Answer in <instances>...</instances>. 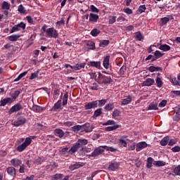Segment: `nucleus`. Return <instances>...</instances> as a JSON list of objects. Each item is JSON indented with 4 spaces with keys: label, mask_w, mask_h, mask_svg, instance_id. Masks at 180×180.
I'll list each match as a JSON object with an SVG mask.
<instances>
[{
    "label": "nucleus",
    "mask_w": 180,
    "mask_h": 180,
    "mask_svg": "<svg viewBox=\"0 0 180 180\" xmlns=\"http://www.w3.org/2000/svg\"><path fill=\"white\" fill-rule=\"evenodd\" d=\"M88 144V140L83 139H78L76 143H75L70 149L68 151L69 154L72 155V154H75L78 150H79L80 153H82V151H85L86 148L85 146Z\"/></svg>",
    "instance_id": "nucleus-1"
},
{
    "label": "nucleus",
    "mask_w": 180,
    "mask_h": 180,
    "mask_svg": "<svg viewBox=\"0 0 180 180\" xmlns=\"http://www.w3.org/2000/svg\"><path fill=\"white\" fill-rule=\"evenodd\" d=\"M41 30L46 33L47 37H53V39H57V37H58V32L54 29V27L47 29V25H44L41 27Z\"/></svg>",
    "instance_id": "nucleus-2"
},
{
    "label": "nucleus",
    "mask_w": 180,
    "mask_h": 180,
    "mask_svg": "<svg viewBox=\"0 0 180 180\" xmlns=\"http://www.w3.org/2000/svg\"><path fill=\"white\" fill-rule=\"evenodd\" d=\"M35 138L36 136H30V137H27L25 141L21 145H19L17 147V151H19V153H22V151H25V150H26V148L29 147L30 144H32V140Z\"/></svg>",
    "instance_id": "nucleus-3"
},
{
    "label": "nucleus",
    "mask_w": 180,
    "mask_h": 180,
    "mask_svg": "<svg viewBox=\"0 0 180 180\" xmlns=\"http://www.w3.org/2000/svg\"><path fill=\"white\" fill-rule=\"evenodd\" d=\"M99 79L101 84H104L105 85H109V84H112V79L110 75L106 76L105 75H99Z\"/></svg>",
    "instance_id": "nucleus-4"
},
{
    "label": "nucleus",
    "mask_w": 180,
    "mask_h": 180,
    "mask_svg": "<svg viewBox=\"0 0 180 180\" xmlns=\"http://www.w3.org/2000/svg\"><path fill=\"white\" fill-rule=\"evenodd\" d=\"M105 151V146H99L96 148L89 155V157H98L103 154Z\"/></svg>",
    "instance_id": "nucleus-5"
},
{
    "label": "nucleus",
    "mask_w": 180,
    "mask_h": 180,
    "mask_svg": "<svg viewBox=\"0 0 180 180\" xmlns=\"http://www.w3.org/2000/svg\"><path fill=\"white\" fill-rule=\"evenodd\" d=\"M26 122H27L26 118L23 116H21L17 118V120L13 122V124L14 125L15 127H19L20 126H23V124H25Z\"/></svg>",
    "instance_id": "nucleus-6"
},
{
    "label": "nucleus",
    "mask_w": 180,
    "mask_h": 180,
    "mask_svg": "<svg viewBox=\"0 0 180 180\" xmlns=\"http://www.w3.org/2000/svg\"><path fill=\"white\" fill-rule=\"evenodd\" d=\"M22 109L23 106L20 105V103H18L10 108L8 112L10 115H12V113H15V112H19L22 110Z\"/></svg>",
    "instance_id": "nucleus-7"
},
{
    "label": "nucleus",
    "mask_w": 180,
    "mask_h": 180,
    "mask_svg": "<svg viewBox=\"0 0 180 180\" xmlns=\"http://www.w3.org/2000/svg\"><path fill=\"white\" fill-rule=\"evenodd\" d=\"M109 60H110V56H106L103 60V65L105 70H109L110 71H112V66H110V64L109 63Z\"/></svg>",
    "instance_id": "nucleus-8"
},
{
    "label": "nucleus",
    "mask_w": 180,
    "mask_h": 180,
    "mask_svg": "<svg viewBox=\"0 0 180 180\" xmlns=\"http://www.w3.org/2000/svg\"><path fill=\"white\" fill-rule=\"evenodd\" d=\"M95 108H98V101H94L89 102L84 105L85 110H89V109H95Z\"/></svg>",
    "instance_id": "nucleus-9"
},
{
    "label": "nucleus",
    "mask_w": 180,
    "mask_h": 180,
    "mask_svg": "<svg viewBox=\"0 0 180 180\" xmlns=\"http://www.w3.org/2000/svg\"><path fill=\"white\" fill-rule=\"evenodd\" d=\"M174 17L172 15H167L166 17L162 18L160 22V26H165L169 20H172Z\"/></svg>",
    "instance_id": "nucleus-10"
},
{
    "label": "nucleus",
    "mask_w": 180,
    "mask_h": 180,
    "mask_svg": "<svg viewBox=\"0 0 180 180\" xmlns=\"http://www.w3.org/2000/svg\"><path fill=\"white\" fill-rule=\"evenodd\" d=\"M99 20V15L98 14H95L94 13H91L89 17V23H96Z\"/></svg>",
    "instance_id": "nucleus-11"
},
{
    "label": "nucleus",
    "mask_w": 180,
    "mask_h": 180,
    "mask_svg": "<svg viewBox=\"0 0 180 180\" xmlns=\"http://www.w3.org/2000/svg\"><path fill=\"white\" fill-rule=\"evenodd\" d=\"M63 99V93H61L60 97V100H58L53 105V107L52 108V110L53 112H57V110H58V109H60L61 108V104L63 103V101H61Z\"/></svg>",
    "instance_id": "nucleus-12"
},
{
    "label": "nucleus",
    "mask_w": 180,
    "mask_h": 180,
    "mask_svg": "<svg viewBox=\"0 0 180 180\" xmlns=\"http://www.w3.org/2000/svg\"><path fill=\"white\" fill-rule=\"evenodd\" d=\"M82 130H84V131L86 133H91L94 129L92 128V125H91L90 123L86 122L82 125Z\"/></svg>",
    "instance_id": "nucleus-13"
},
{
    "label": "nucleus",
    "mask_w": 180,
    "mask_h": 180,
    "mask_svg": "<svg viewBox=\"0 0 180 180\" xmlns=\"http://www.w3.org/2000/svg\"><path fill=\"white\" fill-rule=\"evenodd\" d=\"M155 84V80L151 78H147L143 83L142 86H152Z\"/></svg>",
    "instance_id": "nucleus-14"
},
{
    "label": "nucleus",
    "mask_w": 180,
    "mask_h": 180,
    "mask_svg": "<svg viewBox=\"0 0 180 180\" xmlns=\"http://www.w3.org/2000/svg\"><path fill=\"white\" fill-rule=\"evenodd\" d=\"M120 164L117 162H112L108 166V171H117L119 169Z\"/></svg>",
    "instance_id": "nucleus-15"
},
{
    "label": "nucleus",
    "mask_w": 180,
    "mask_h": 180,
    "mask_svg": "<svg viewBox=\"0 0 180 180\" xmlns=\"http://www.w3.org/2000/svg\"><path fill=\"white\" fill-rule=\"evenodd\" d=\"M126 139H127V136H122L119 139L118 145L120 147H127V141H126Z\"/></svg>",
    "instance_id": "nucleus-16"
},
{
    "label": "nucleus",
    "mask_w": 180,
    "mask_h": 180,
    "mask_svg": "<svg viewBox=\"0 0 180 180\" xmlns=\"http://www.w3.org/2000/svg\"><path fill=\"white\" fill-rule=\"evenodd\" d=\"M11 164L13 165V167L18 168L22 165V160L18 158H13L11 160Z\"/></svg>",
    "instance_id": "nucleus-17"
},
{
    "label": "nucleus",
    "mask_w": 180,
    "mask_h": 180,
    "mask_svg": "<svg viewBox=\"0 0 180 180\" xmlns=\"http://www.w3.org/2000/svg\"><path fill=\"white\" fill-rule=\"evenodd\" d=\"M53 134L56 137H59V139H63L65 133H64V131H63V129H56L53 131Z\"/></svg>",
    "instance_id": "nucleus-18"
},
{
    "label": "nucleus",
    "mask_w": 180,
    "mask_h": 180,
    "mask_svg": "<svg viewBox=\"0 0 180 180\" xmlns=\"http://www.w3.org/2000/svg\"><path fill=\"white\" fill-rule=\"evenodd\" d=\"M131 101H133V98H131V96H126L125 98L122 99L121 106H126V105L131 103Z\"/></svg>",
    "instance_id": "nucleus-19"
},
{
    "label": "nucleus",
    "mask_w": 180,
    "mask_h": 180,
    "mask_svg": "<svg viewBox=\"0 0 180 180\" xmlns=\"http://www.w3.org/2000/svg\"><path fill=\"white\" fill-rule=\"evenodd\" d=\"M147 143L146 141H142L136 144V150L137 152L141 151V150H144V148H147Z\"/></svg>",
    "instance_id": "nucleus-20"
},
{
    "label": "nucleus",
    "mask_w": 180,
    "mask_h": 180,
    "mask_svg": "<svg viewBox=\"0 0 180 180\" xmlns=\"http://www.w3.org/2000/svg\"><path fill=\"white\" fill-rule=\"evenodd\" d=\"M7 174L13 178V179L16 176V169L13 167H9L7 168Z\"/></svg>",
    "instance_id": "nucleus-21"
},
{
    "label": "nucleus",
    "mask_w": 180,
    "mask_h": 180,
    "mask_svg": "<svg viewBox=\"0 0 180 180\" xmlns=\"http://www.w3.org/2000/svg\"><path fill=\"white\" fill-rule=\"evenodd\" d=\"M32 110L35 112L36 113H41L43 110H46V107H42L37 105H33L32 106Z\"/></svg>",
    "instance_id": "nucleus-22"
},
{
    "label": "nucleus",
    "mask_w": 180,
    "mask_h": 180,
    "mask_svg": "<svg viewBox=\"0 0 180 180\" xmlns=\"http://www.w3.org/2000/svg\"><path fill=\"white\" fill-rule=\"evenodd\" d=\"M13 103V99H12V98H11V97H8L7 98L1 100L0 106H6L7 105V103Z\"/></svg>",
    "instance_id": "nucleus-23"
},
{
    "label": "nucleus",
    "mask_w": 180,
    "mask_h": 180,
    "mask_svg": "<svg viewBox=\"0 0 180 180\" xmlns=\"http://www.w3.org/2000/svg\"><path fill=\"white\" fill-rule=\"evenodd\" d=\"M85 65H86L85 63H77L75 65H74L72 68V70H75V71H79V70H82V68H85Z\"/></svg>",
    "instance_id": "nucleus-24"
},
{
    "label": "nucleus",
    "mask_w": 180,
    "mask_h": 180,
    "mask_svg": "<svg viewBox=\"0 0 180 180\" xmlns=\"http://www.w3.org/2000/svg\"><path fill=\"white\" fill-rule=\"evenodd\" d=\"M104 109L108 112H110V110H113V109H115V103L112 102L106 104L104 107Z\"/></svg>",
    "instance_id": "nucleus-25"
},
{
    "label": "nucleus",
    "mask_w": 180,
    "mask_h": 180,
    "mask_svg": "<svg viewBox=\"0 0 180 180\" xmlns=\"http://www.w3.org/2000/svg\"><path fill=\"white\" fill-rule=\"evenodd\" d=\"M120 127H121L120 125L116 124V125L107 127L105 128V131H113V130H117V129H120Z\"/></svg>",
    "instance_id": "nucleus-26"
},
{
    "label": "nucleus",
    "mask_w": 180,
    "mask_h": 180,
    "mask_svg": "<svg viewBox=\"0 0 180 180\" xmlns=\"http://www.w3.org/2000/svg\"><path fill=\"white\" fill-rule=\"evenodd\" d=\"M20 38L19 34H12L7 37L9 41H18V40Z\"/></svg>",
    "instance_id": "nucleus-27"
},
{
    "label": "nucleus",
    "mask_w": 180,
    "mask_h": 180,
    "mask_svg": "<svg viewBox=\"0 0 180 180\" xmlns=\"http://www.w3.org/2000/svg\"><path fill=\"white\" fill-rule=\"evenodd\" d=\"M159 50H162V51H169V50H171V46L167 44H164L159 46Z\"/></svg>",
    "instance_id": "nucleus-28"
},
{
    "label": "nucleus",
    "mask_w": 180,
    "mask_h": 180,
    "mask_svg": "<svg viewBox=\"0 0 180 180\" xmlns=\"http://www.w3.org/2000/svg\"><path fill=\"white\" fill-rule=\"evenodd\" d=\"M148 109V110H158V104L157 103V102L151 103L149 105Z\"/></svg>",
    "instance_id": "nucleus-29"
},
{
    "label": "nucleus",
    "mask_w": 180,
    "mask_h": 180,
    "mask_svg": "<svg viewBox=\"0 0 180 180\" xmlns=\"http://www.w3.org/2000/svg\"><path fill=\"white\" fill-rule=\"evenodd\" d=\"M94 102H97V108L98 106L99 108H102L103 106H105V105L106 104V102H108V100L106 99H101V100H97V101H94Z\"/></svg>",
    "instance_id": "nucleus-30"
},
{
    "label": "nucleus",
    "mask_w": 180,
    "mask_h": 180,
    "mask_svg": "<svg viewBox=\"0 0 180 180\" xmlns=\"http://www.w3.org/2000/svg\"><path fill=\"white\" fill-rule=\"evenodd\" d=\"M89 65H90V67H94L95 68H101V61H91Z\"/></svg>",
    "instance_id": "nucleus-31"
},
{
    "label": "nucleus",
    "mask_w": 180,
    "mask_h": 180,
    "mask_svg": "<svg viewBox=\"0 0 180 180\" xmlns=\"http://www.w3.org/2000/svg\"><path fill=\"white\" fill-rule=\"evenodd\" d=\"M86 46L89 50H95L96 47H95V42L94 41H88L86 42Z\"/></svg>",
    "instance_id": "nucleus-32"
},
{
    "label": "nucleus",
    "mask_w": 180,
    "mask_h": 180,
    "mask_svg": "<svg viewBox=\"0 0 180 180\" xmlns=\"http://www.w3.org/2000/svg\"><path fill=\"white\" fill-rule=\"evenodd\" d=\"M82 165L79 164V162H75L74 165H72L69 167V169L70 171H74L75 169H78V168H81Z\"/></svg>",
    "instance_id": "nucleus-33"
},
{
    "label": "nucleus",
    "mask_w": 180,
    "mask_h": 180,
    "mask_svg": "<svg viewBox=\"0 0 180 180\" xmlns=\"http://www.w3.org/2000/svg\"><path fill=\"white\" fill-rule=\"evenodd\" d=\"M109 43H110V41L109 40H106V39L101 40L99 43V47L105 48L107 46H109Z\"/></svg>",
    "instance_id": "nucleus-34"
},
{
    "label": "nucleus",
    "mask_w": 180,
    "mask_h": 180,
    "mask_svg": "<svg viewBox=\"0 0 180 180\" xmlns=\"http://www.w3.org/2000/svg\"><path fill=\"white\" fill-rule=\"evenodd\" d=\"M44 162V160L41 157H37L34 160V164H36V165H41Z\"/></svg>",
    "instance_id": "nucleus-35"
},
{
    "label": "nucleus",
    "mask_w": 180,
    "mask_h": 180,
    "mask_svg": "<svg viewBox=\"0 0 180 180\" xmlns=\"http://www.w3.org/2000/svg\"><path fill=\"white\" fill-rule=\"evenodd\" d=\"M1 9L9 11L11 9V4L8 1H4L1 4Z\"/></svg>",
    "instance_id": "nucleus-36"
},
{
    "label": "nucleus",
    "mask_w": 180,
    "mask_h": 180,
    "mask_svg": "<svg viewBox=\"0 0 180 180\" xmlns=\"http://www.w3.org/2000/svg\"><path fill=\"white\" fill-rule=\"evenodd\" d=\"M146 9L147 8L146 7V5H141L139 7L138 10L136 11L137 15H141L143 12H146Z\"/></svg>",
    "instance_id": "nucleus-37"
},
{
    "label": "nucleus",
    "mask_w": 180,
    "mask_h": 180,
    "mask_svg": "<svg viewBox=\"0 0 180 180\" xmlns=\"http://www.w3.org/2000/svg\"><path fill=\"white\" fill-rule=\"evenodd\" d=\"M126 71H127V68L126 65H122L120 70H119V74L121 75V77H123V75H126Z\"/></svg>",
    "instance_id": "nucleus-38"
},
{
    "label": "nucleus",
    "mask_w": 180,
    "mask_h": 180,
    "mask_svg": "<svg viewBox=\"0 0 180 180\" xmlns=\"http://www.w3.org/2000/svg\"><path fill=\"white\" fill-rule=\"evenodd\" d=\"M100 33L101 30H98V28H94L91 31L90 34H91L93 37H96Z\"/></svg>",
    "instance_id": "nucleus-39"
},
{
    "label": "nucleus",
    "mask_w": 180,
    "mask_h": 180,
    "mask_svg": "<svg viewBox=\"0 0 180 180\" xmlns=\"http://www.w3.org/2000/svg\"><path fill=\"white\" fill-rule=\"evenodd\" d=\"M135 39L137 40V41H141V40L144 39V37H143V34L141 32H137L135 33Z\"/></svg>",
    "instance_id": "nucleus-40"
},
{
    "label": "nucleus",
    "mask_w": 180,
    "mask_h": 180,
    "mask_svg": "<svg viewBox=\"0 0 180 180\" xmlns=\"http://www.w3.org/2000/svg\"><path fill=\"white\" fill-rule=\"evenodd\" d=\"M102 115V108H98L94 111V114L93 115L94 119H96V117H99Z\"/></svg>",
    "instance_id": "nucleus-41"
},
{
    "label": "nucleus",
    "mask_w": 180,
    "mask_h": 180,
    "mask_svg": "<svg viewBox=\"0 0 180 180\" xmlns=\"http://www.w3.org/2000/svg\"><path fill=\"white\" fill-rule=\"evenodd\" d=\"M153 162H154V159L151 157L148 158L146 167L151 168V167H153Z\"/></svg>",
    "instance_id": "nucleus-42"
},
{
    "label": "nucleus",
    "mask_w": 180,
    "mask_h": 180,
    "mask_svg": "<svg viewBox=\"0 0 180 180\" xmlns=\"http://www.w3.org/2000/svg\"><path fill=\"white\" fill-rule=\"evenodd\" d=\"M27 72H29V70L23 72L22 73L20 74L18 77L14 79V82H18V81H20V79H22V78H23V77H25L26 74H27Z\"/></svg>",
    "instance_id": "nucleus-43"
},
{
    "label": "nucleus",
    "mask_w": 180,
    "mask_h": 180,
    "mask_svg": "<svg viewBox=\"0 0 180 180\" xmlns=\"http://www.w3.org/2000/svg\"><path fill=\"white\" fill-rule=\"evenodd\" d=\"M161 78H162L161 77H157L155 79V82L158 88H161V86H162L163 83Z\"/></svg>",
    "instance_id": "nucleus-44"
},
{
    "label": "nucleus",
    "mask_w": 180,
    "mask_h": 180,
    "mask_svg": "<svg viewBox=\"0 0 180 180\" xmlns=\"http://www.w3.org/2000/svg\"><path fill=\"white\" fill-rule=\"evenodd\" d=\"M103 126H116V122L113 120H110L106 122L103 123Z\"/></svg>",
    "instance_id": "nucleus-45"
},
{
    "label": "nucleus",
    "mask_w": 180,
    "mask_h": 180,
    "mask_svg": "<svg viewBox=\"0 0 180 180\" xmlns=\"http://www.w3.org/2000/svg\"><path fill=\"white\" fill-rule=\"evenodd\" d=\"M68 103V92H65L63 98V106H65Z\"/></svg>",
    "instance_id": "nucleus-46"
},
{
    "label": "nucleus",
    "mask_w": 180,
    "mask_h": 180,
    "mask_svg": "<svg viewBox=\"0 0 180 180\" xmlns=\"http://www.w3.org/2000/svg\"><path fill=\"white\" fill-rule=\"evenodd\" d=\"M169 141V136H165L160 141V144L161 146H167V144H168Z\"/></svg>",
    "instance_id": "nucleus-47"
},
{
    "label": "nucleus",
    "mask_w": 180,
    "mask_h": 180,
    "mask_svg": "<svg viewBox=\"0 0 180 180\" xmlns=\"http://www.w3.org/2000/svg\"><path fill=\"white\" fill-rule=\"evenodd\" d=\"M105 150L107 151H110L111 153H116L117 151V148H114L113 146H104Z\"/></svg>",
    "instance_id": "nucleus-48"
},
{
    "label": "nucleus",
    "mask_w": 180,
    "mask_h": 180,
    "mask_svg": "<svg viewBox=\"0 0 180 180\" xmlns=\"http://www.w3.org/2000/svg\"><path fill=\"white\" fill-rule=\"evenodd\" d=\"M153 165H155V167H164L165 165V162L161 160L154 161Z\"/></svg>",
    "instance_id": "nucleus-49"
},
{
    "label": "nucleus",
    "mask_w": 180,
    "mask_h": 180,
    "mask_svg": "<svg viewBox=\"0 0 180 180\" xmlns=\"http://www.w3.org/2000/svg\"><path fill=\"white\" fill-rule=\"evenodd\" d=\"M19 95H20V91H14V93L12 94V99L13 101V102H15V101H16V99H18Z\"/></svg>",
    "instance_id": "nucleus-50"
},
{
    "label": "nucleus",
    "mask_w": 180,
    "mask_h": 180,
    "mask_svg": "<svg viewBox=\"0 0 180 180\" xmlns=\"http://www.w3.org/2000/svg\"><path fill=\"white\" fill-rule=\"evenodd\" d=\"M112 118L116 119L118 116H120V110L115 109L112 114Z\"/></svg>",
    "instance_id": "nucleus-51"
},
{
    "label": "nucleus",
    "mask_w": 180,
    "mask_h": 180,
    "mask_svg": "<svg viewBox=\"0 0 180 180\" xmlns=\"http://www.w3.org/2000/svg\"><path fill=\"white\" fill-rule=\"evenodd\" d=\"M123 12H124V13H127V15H133V10H131V8L129 7H124L123 8Z\"/></svg>",
    "instance_id": "nucleus-52"
},
{
    "label": "nucleus",
    "mask_w": 180,
    "mask_h": 180,
    "mask_svg": "<svg viewBox=\"0 0 180 180\" xmlns=\"http://www.w3.org/2000/svg\"><path fill=\"white\" fill-rule=\"evenodd\" d=\"M56 25L59 27L65 25V18H62L60 20L56 22Z\"/></svg>",
    "instance_id": "nucleus-53"
},
{
    "label": "nucleus",
    "mask_w": 180,
    "mask_h": 180,
    "mask_svg": "<svg viewBox=\"0 0 180 180\" xmlns=\"http://www.w3.org/2000/svg\"><path fill=\"white\" fill-rule=\"evenodd\" d=\"M63 179V174H56L51 177V180H60Z\"/></svg>",
    "instance_id": "nucleus-54"
},
{
    "label": "nucleus",
    "mask_w": 180,
    "mask_h": 180,
    "mask_svg": "<svg viewBox=\"0 0 180 180\" xmlns=\"http://www.w3.org/2000/svg\"><path fill=\"white\" fill-rule=\"evenodd\" d=\"M117 22H127L126 18H124V14L122 13L117 18Z\"/></svg>",
    "instance_id": "nucleus-55"
},
{
    "label": "nucleus",
    "mask_w": 180,
    "mask_h": 180,
    "mask_svg": "<svg viewBox=\"0 0 180 180\" xmlns=\"http://www.w3.org/2000/svg\"><path fill=\"white\" fill-rule=\"evenodd\" d=\"M116 22V16L110 15L108 20V25H113Z\"/></svg>",
    "instance_id": "nucleus-56"
},
{
    "label": "nucleus",
    "mask_w": 180,
    "mask_h": 180,
    "mask_svg": "<svg viewBox=\"0 0 180 180\" xmlns=\"http://www.w3.org/2000/svg\"><path fill=\"white\" fill-rule=\"evenodd\" d=\"M16 26L18 27L20 31L25 30V29H26V24H25V22H21L20 23L16 25Z\"/></svg>",
    "instance_id": "nucleus-57"
},
{
    "label": "nucleus",
    "mask_w": 180,
    "mask_h": 180,
    "mask_svg": "<svg viewBox=\"0 0 180 180\" xmlns=\"http://www.w3.org/2000/svg\"><path fill=\"white\" fill-rule=\"evenodd\" d=\"M82 125H75L72 127V130L75 133L77 131H79V130H82Z\"/></svg>",
    "instance_id": "nucleus-58"
},
{
    "label": "nucleus",
    "mask_w": 180,
    "mask_h": 180,
    "mask_svg": "<svg viewBox=\"0 0 180 180\" xmlns=\"http://www.w3.org/2000/svg\"><path fill=\"white\" fill-rule=\"evenodd\" d=\"M89 11H91L94 13H99V9H98V8H96L94 5H91L90 6V10Z\"/></svg>",
    "instance_id": "nucleus-59"
},
{
    "label": "nucleus",
    "mask_w": 180,
    "mask_h": 180,
    "mask_svg": "<svg viewBox=\"0 0 180 180\" xmlns=\"http://www.w3.org/2000/svg\"><path fill=\"white\" fill-rule=\"evenodd\" d=\"M173 172H174V175H177V176H180V165H178L177 167H176L174 169Z\"/></svg>",
    "instance_id": "nucleus-60"
},
{
    "label": "nucleus",
    "mask_w": 180,
    "mask_h": 180,
    "mask_svg": "<svg viewBox=\"0 0 180 180\" xmlns=\"http://www.w3.org/2000/svg\"><path fill=\"white\" fill-rule=\"evenodd\" d=\"M38 77H39V70L32 73L31 76L29 78V79H30V80L34 79L35 78H37Z\"/></svg>",
    "instance_id": "nucleus-61"
},
{
    "label": "nucleus",
    "mask_w": 180,
    "mask_h": 180,
    "mask_svg": "<svg viewBox=\"0 0 180 180\" xmlns=\"http://www.w3.org/2000/svg\"><path fill=\"white\" fill-rule=\"evenodd\" d=\"M173 120L174 122H179L180 120V114L174 112L173 115Z\"/></svg>",
    "instance_id": "nucleus-62"
},
{
    "label": "nucleus",
    "mask_w": 180,
    "mask_h": 180,
    "mask_svg": "<svg viewBox=\"0 0 180 180\" xmlns=\"http://www.w3.org/2000/svg\"><path fill=\"white\" fill-rule=\"evenodd\" d=\"M171 83L174 84V85H178L179 86H180V82H179L177 79H176V77H172L171 79Z\"/></svg>",
    "instance_id": "nucleus-63"
},
{
    "label": "nucleus",
    "mask_w": 180,
    "mask_h": 180,
    "mask_svg": "<svg viewBox=\"0 0 180 180\" xmlns=\"http://www.w3.org/2000/svg\"><path fill=\"white\" fill-rule=\"evenodd\" d=\"M154 56H155L156 58L158 59V58H161V57L164 56V53H162L160 51H155L154 53Z\"/></svg>",
    "instance_id": "nucleus-64"
}]
</instances>
